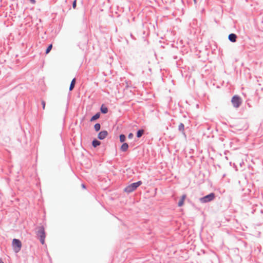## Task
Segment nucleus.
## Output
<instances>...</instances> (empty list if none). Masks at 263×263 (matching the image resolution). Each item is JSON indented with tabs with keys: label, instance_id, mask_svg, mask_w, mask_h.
Wrapping results in <instances>:
<instances>
[{
	"label": "nucleus",
	"instance_id": "1",
	"mask_svg": "<svg viewBox=\"0 0 263 263\" xmlns=\"http://www.w3.org/2000/svg\"><path fill=\"white\" fill-rule=\"evenodd\" d=\"M37 231L36 232V235L37 237L40 238V240L42 245L45 243V232L44 228L43 226L39 227L37 228Z\"/></svg>",
	"mask_w": 263,
	"mask_h": 263
},
{
	"label": "nucleus",
	"instance_id": "2",
	"mask_svg": "<svg viewBox=\"0 0 263 263\" xmlns=\"http://www.w3.org/2000/svg\"><path fill=\"white\" fill-rule=\"evenodd\" d=\"M142 184L141 181H139L137 182L133 183L130 185H128L124 189V191L126 193H131L135 191L139 186Z\"/></svg>",
	"mask_w": 263,
	"mask_h": 263
},
{
	"label": "nucleus",
	"instance_id": "3",
	"mask_svg": "<svg viewBox=\"0 0 263 263\" xmlns=\"http://www.w3.org/2000/svg\"><path fill=\"white\" fill-rule=\"evenodd\" d=\"M215 197V194L213 193H211L210 194L206 195L202 198L199 199L201 203H206L208 202H210L214 199Z\"/></svg>",
	"mask_w": 263,
	"mask_h": 263
},
{
	"label": "nucleus",
	"instance_id": "4",
	"mask_svg": "<svg viewBox=\"0 0 263 263\" xmlns=\"http://www.w3.org/2000/svg\"><path fill=\"white\" fill-rule=\"evenodd\" d=\"M231 102L235 108H238L241 104L242 101L238 96L235 95L232 97Z\"/></svg>",
	"mask_w": 263,
	"mask_h": 263
},
{
	"label": "nucleus",
	"instance_id": "5",
	"mask_svg": "<svg viewBox=\"0 0 263 263\" xmlns=\"http://www.w3.org/2000/svg\"><path fill=\"white\" fill-rule=\"evenodd\" d=\"M12 246L14 251L17 253L21 249L22 243L20 240L14 239L12 241Z\"/></svg>",
	"mask_w": 263,
	"mask_h": 263
},
{
	"label": "nucleus",
	"instance_id": "6",
	"mask_svg": "<svg viewBox=\"0 0 263 263\" xmlns=\"http://www.w3.org/2000/svg\"><path fill=\"white\" fill-rule=\"evenodd\" d=\"M108 135V132L106 130H103L100 132L98 134V137L100 140H103L105 139L107 136Z\"/></svg>",
	"mask_w": 263,
	"mask_h": 263
},
{
	"label": "nucleus",
	"instance_id": "7",
	"mask_svg": "<svg viewBox=\"0 0 263 263\" xmlns=\"http://www.w3.org/2000/svg\"><path fill=\"white\" fill-rule=\"evenodd\" d=\"M237 36L235 34L231 33L229 35V40L232 42H235L236 41Z\"/></svg>",
	"mask_w": 263,
	"mask_h": 263
},
{
	"label": "nucleus",
	"instance_id": "8",
	"mask_svg": "<svg viewBox=\"0 0 263 263\" xmlns=\"http://www.w3.org/2000/svg\"><path fill=\"white\" fill-rule=\"evenodd\" d=\"M128 148V145L127 143H124L121 145L120 149L122 152H126L127 151Z\"/></svg>",
	"mask_w": 263,
	"mask_h": 263
},
{
	"label": "nucleus",
	"instance_id": "9",
	"mask_svg": "<svg viewBox=\"0 0 263 263\" xmlns=\"http://www.w3.org/2000/svg\"><path fill=\"white\" fill-rule=\"evenodd\" d=\"M75 83H76V79L74 78L71 82V83L70 85V87H69L70 91L72 90L73 89V88L74 87Z\"/></svg>",
	"mask_w": 263,
	"mask_h": 263
},
{
	"label": "nucleus",
	"instance_id": "10",
	"mask_svg": "<svg viewBox=\"0 0 263 263\" xmlns=\"http://www.w3.org/2000/svg\"><path fill=\"white\" fill-rule=\"evenodd\" d=\"M100 114L99 112L97 113L93 116H92L90 119V121H95L99 118Z\"/></svg>",
	"mask_w": 263,
	"mask_h": 263
},
{
	"label": "nucleus",
	"instance_id": "11",
	"mask_svg": "<svg viewBox=\"0 0 263 263\" xmlns=\"http://www.w3.org/2000/svg\"><path fill=\"white\" fill-rule=\"evenodd\" d=\"M101 144V142L97 140H94L92 141V144L94 147H96L97 146L100 145Z\"/></svg>",
	"mask_w": 263,
	"mask_h": 263
},
{
	"label": "nucleus",
	"instance_id": "12",
	"mask_svg": "<svg viewBox=\"0 0 263 263\" xmlns=\"http://www.w3.org/2000/svg\"><path fill=\"white\" fill-rule=\"evenodd\" d=\"M101 111L103 114H106L108 112V108L102 105L101 107Z\"/></svg>",
	"mask_w": 263,
	"mask_h": 263
},
{
	"label": "nucleus",
	"instance_id": "13",
	"mask_svg": "<svg viewBox=\"0 0 263 263\" xmlns=\"http://www.w3.org/2000/svg\"><path fill=\"white\" fill-rule=\"evenodd\" d=\"M143 133H144V130L143 129L139 130L137 133V137L138 138L141 137L142 136V135L143 134Z\"/></svg>",
	"mask_w": 263,
	"mask_h": 263
},
{
	"label": "nucleus",
	"instance_id": "14",
	"mask_svg": "<svg viewBox=\"0 0 263 263\" xmlns=\"http://www.w3.org/2000/svg\"><path fill=\"white\" fill-rule=\"evenodd\" d=\"M178 129L179 131L183 132L184 129V125L183 123H180L178 126Z\"/></svg>",
	"mask_w": 263,
	"mask_h": 263
},
{
	"label": "nucleus",
	"instance_id": "15",
	"mask_svg": "<svg viewBox=\"0 0 263 263\" xmlns=\"http://www.w3.org/2000/svg\"><path fill=\"white\" fill-rule=\"evenodd\" d=\"M126 140V137L124 135L121 134L120 135V141L121 142H124Z\"/></svg>",
	"mask_w": 263,
	"mask_h": 263
},
{
	"label": "nucleus",
	"instance_id": "16",
	"mask_svg": "<svg viewBox=\"0 0 263 263\" xmlns=\"http://www.w3.org/2000/svg\"><path fill=\"white\" fill-rule=\"evenodd\" d=\"M101 125L99 123H96L94 126V128L96 132L99 131L100 129Z\"/></svg>",
	"mask_w": 263,
	"mask_h": 263
},
{
	"label": "nucleus",
	"instance_id": "17",
	"mask_svg": "<svg viewBox=\"0 0 263 263\" xmlns=\"http://www.w3.org/2000/svg\"><path fill=\"white\" fill-rule=\"evenodd\" d=\"M52 44H50L47 48L46 50V53L47 54L48 53L50 50H51L52 49Z\"/></svg>",
	"mask_w": 263,
	"mask_h": 263
},
{
	"label": "nucleus",
	"instance_id": "18",
	"mask_svg": "<svg viewBox=\"0 0 263 263\" xmlns=\"http://www.w3.org/2000/svg\"><path fill=\"white\" fill-rule=\"evenodd\" d=\"M184 201H183V200H181V199H180V201H179V202H178V205L179 206H182V205H183V204H184Z\"/></svg>",
	"mask_w": 263,
	"mask_h": 263
},
{
	"label": "nucleus",
	"instance_id": "19",
	"mask_svg": "<svg viewBox=\"0 0 263 263\" xmlns=\"http://www.w3.org/2000/svg\"><path fill=\"white\" fill-rule=\"evenodd\" d=\"M76 3H77V1L76 0H74L73 2V4H72V7L73 9H75L76 7Z\"/></svg>",
	"mask_w": 263,
	"mask_h": 263
},
{
	"label": "nucleus",
	"instance_id": "20",
	"mask_svg": "<svg viewBox=\"0 0 263 263\" xmlns=\"http://www.w3.org/2000/svg\"><path fill=\"white\" fill-rule=\"evenodd\" d=\"M45 104H46L45 101H44V100H42V105L43 106V108L44 109H45Z\"/></svg>",
	"mask_w": 263,
	"mask_h": 263
},
{
	"label": "nucleus",
	"instance_id": "21",
	"mask_svg": "<svg viewBox=\"0 0 263 263\" xmlns=\"http://www.w3.org/2000/svg\"><path fill=\"white\" fill-rule=\"evenodd\" d=\"M186 195L184 194L182 196L181 199L184 201L185 199L186 198Z\"/></svg>",
	"mask_w": 263,
	"mask_h": 263
},
{
	"label": "nucleus",
	"instance_id": "22",
	"mask_svg": "<svg viewBox=\"0 0 263 263\" xmlns=\"http://www.w3.org/2000/svg\"><path fill=\"white\" fill-rule=\"evenodd\" d=\"M133 137V134L132 133H130L128 136V138L129 139H132V138Z\"/></svg>",
	"mask_w": 263,
	"mask_h": 263
},
{
	"label": "nucleus",
	"instance_id": "23",
	"mask_svg": "<svg viewBox=\"0 0 263 263\" xmlns=\"http://www.w3.org/2000/svg\"><path fill=\"white\" fill-rule=\"evenodd\" d=\"M29 1L33 4H34L35 3V0H29Z\"/></svg>",
	"mask_w": 263,
	"mask_h": 263
},
{
	"label": "nucleus",
	"instance_id": "24",
	"mask_svg": "<svg viewBox=\"0 0 263 263\" xmlns=\"http://www.w3.org/2000/svg\"><path fill=\"white\" fill-rule=\"evenodd\" d=\"M82 187H83V189H85V188H86V187H85V185H84V184H82Z\"/></svg>",
	"mask_w": 263,
	"mask_h": 263
},
{
	"label": "nucleus",
	"instance_id": "25",
	"mask_svg": "<svg viewBox=\"0 0 263 263\" xmlns=\"http://www.w3.org/2000/svg\"><path fill=\"white\" fill-rule=\"evenodd\" d=\"M0 263H4V262L1 259H0Z\"/></svg>",
	"mask_w": 263,
	"mask_h": 263
},
{
	"label": "nucleus",
	"instance_id": "26",
	"mask_svg": "<svg viewBox=\"0 0 263 263\" xmlns=\"http://www.w3.org/2000/svg\"><path fill=\"white\" fill-rule=\"evenodd\" d=\"M194 3L196 4V0H194Z\"/></svg>",
	"mask_w": 263,
	"mask_h": 263
}]
</instances>
